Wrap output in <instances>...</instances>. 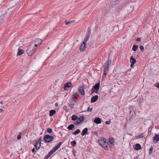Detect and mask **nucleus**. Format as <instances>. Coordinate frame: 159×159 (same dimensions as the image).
Segmentation results:
<instances>
[{
  "label": "nucleus",
  "mask_w": 159,
  "mask_h": 159,
  "mask_svg": "<svg viewBox=\"0 0 159 159\" xmlns=\"http://www.w3.org/2000/svg\"><path fill=\"white\" fill-rule=\"evenodd\" d=\"M75 127V125L73 124H71L68 126L67 127V129L69 130H73Z\"/></svg>",
  "instance_id": "obj_20"
},
{
  "label": "nucleus",
  "mask_w": 159,
  "mask_h": 159,
  "mask_svg": "<svg viewBox=\"0 0 159 159\" xmlns=\"http://www.w3.org/2000/svg\"><path fill=\"white\" fill-rule=\"evenodd\" d=\"M41 140H42L41 138L40 137L39 138V140L38 141L36 140V141H35V142H36V143H38L39 144H41Z\"/></svg>",
  "instance_id": "obj_36"
},
{
  "label": "nucleus",
  "mask_w": 159,
  "mask_h": 159,
  "mask_svg": "<svg viewBox=\"0 0 159 159\" xmlns=\"http://www.w3.org/2000/svg\"><path fill=\"white\" fill-rule=\"evenodd\" d=\"M58 106V103L57 102L55 104V106Z\"/></svg>",
  "instance_id": "obj_51"
},
{
  "label": "nucleus",
  "mask_w": 159,
  "mask_h": 159,
  "mask_svg": "<svg viewBox=\"0 0 159 159\" xmlns=\"http://www.w3.org/2000/svg\"><path fill=\"white\" fill-rule=\"evenodd\" d=\"M78 96V94L77 93H75L73 95H72V98L74 101H75L77 99Z\"/></svg>",
  "instance_id": "obj_21"
},
{
  "label": "nucleus",
  "mask_w": 159,
  "mask_h": 159,
  "mask_svg": "<svg viewBox=\"0 0 159 159\" xmlns=\"http://www.w3.org/2000/svg\"><path fill=\"white\" fill-rule=\"evenodd\" d=\"M32 44L33 43H32L27 50V52L28 55L30 56H31L33 55L36 49L35 47H33L32 46Z\"/></svg>",
  "instance_id": "obj_1"
},
{
  "label": "nucleus",
  "mask_w": 159,
  "mask_h": 159,
  "mask_svg": "<svg viewBox=\"0 0 159 159\" xmlns=\"http://www.w3.org/2000/svg\"><path fill=\"white\" fill-rule=\"evenodd\" d=\"M53 153L50 151V152L48 153V154L46 156V157H47V158H48L51 155H52Z\"/></svg>",
  "instance_id": "obj_32"
},
{
  "label": "nucleus",
  "mask_w": 159,
  "mask_h": 159,
  "mask_svg": "<svg viewBox=\"0 0 159 159\" xmlns=\"http://www.w3.org/2000/svg\"><path fill=\"white\" fill-rule=\"evenodd\" d=\"M21 138V136L20 135H18L17 136V139H20Z\"/></svg>",
  "instance_id": "obj_48"
},
{
  "label": "nucleus",
  "mask_w": 159,
  "mask_h": 159,
  "mask_svg": "<svg viewBox=\"0 0 159 159\" xmlns=\"http://www.w3.org/2000/svg\"><path fill=\"white\" fill-rule=\"evenodd\" d=\"M83 45H84L82 44L80 47V50L81 52L84 51L86 48V43H85V44Z\"/></svg>",
  "instance_id": "obj_15"
},
{
  "label": "nucleus",
  "mask_w": 159,
  "mask_h": 159,
  "mask_svg": "<svg viewBox=\"0 0 159 159\" xmlns=\"http://www.w3.org/2000/svg\"><path fill=\"white\" fill-rule=\"evenodd\" d=\"M134 148L135 150H139L141 148V146L140 144L138 143L134 145Z\"/></svg>",
  "instance_id": "obj_17"
},
{
  "label": "nucleus",
  "mask_w": 159,
  "mask_h": 159,
  "mask_svg": "<svg viewBox=\"0 0 159 159\" xmlns=\"http://www.w3.org/2000/svg\"><path fill=\"white\" fill-rule=\"evenodd\" d=\"M3 111V110L2 109H0V113L2 112Z\"/></svg>",
  "instance_id": "obj_50"
},
{
  "label": "nucleus",
  "mask_w": 159,
  "mask_h": 159,
  "mask_svg": "<svg viewBox=\"0 0 159 159\" xmlns=\"http://www.w3.org/2000/svg\"><path fill=\"white\" fill-rule=\"evenodd\" d=\"M53 153L50 151V152L48 153V154L46 156V157H47V158H48L51 155H52Z\"/></svg>",
  "instance_id": "obj_33"
},
{
  "label": "nucleus",
  "mask_w": 159,
  "mask_h": 159,
  "mask_svg": "<svg viewBox=\"0 0 159 159\" xmlns=\"http://www.w3.org/2000/svg\"><path fill=\"white\" fill-rule=\"evenodd\" d=\"M64 159H67V158H65Z\"/></svg>",
  "instance_id": "obj_60"
},
{
  "label": "nucleus",
  "mask_w": 159,
  "mask_h": 159,
  "mask_svg": "<svg viewBox=\"0 0 159 159\" xmlns=\"http://www.w3.org/2000/svg\"><path fill=\"white\" fill-rule=\"evenodd\" d=\"M53 153L50 151V152L48 153V154L46 156V157H47V158H48L51 155H52Z\"/></svg>",
  "instance_id": "obj_31"
},
{
  "label": "nucleus",
  "mask_w": 159,
  "mask_h": 159,
  "mask_svg": "<svg viewBox=\"0 0 159 159\" xmlns=\"http://www.w3.org/2000/svg\"><path fill=\"white\" fill-rule=\"evenodd\" d=\"M44 139L46 143H49L53 140L54 137L52 136L46 134L44 136Z\"/></svg>",
  "instance_id": "obj_2"
},
{
  "label": "nucleus",
  "mask_w": 159,
  "mask_h": 159,
  "mask_svg": "<svg viewBox=\"0 0 159 159\" xmlns=\"http://www.w3.org/2000/svg\"><path fill=\"white\" fill-rule=\"evenodd\" d=\"M98 98V95H96L93 97L91 99V102H95L97 101Z\"/></svg>",
  "instance_id": "obj_13"
},
{
  "label": "nucleus",
  "mask_w": 159,
  "mask_h": 159,
  "mask_svg": "<svg viewBox=\"0 0 159 159\" xmlns=\"http://www.w3.org/2000/svg\"><path fill=\"white\" fill-rule=\"evenodd\" d=\"M95 134H97V132H95Z\"/></svg>",
  "instance_id": "obj_55"
},
{
  "label": "nucleus",
  "mask_w": 159,
  "mask_h": 159,
  "mask_svg": "<svg viewBox=\"0 0 159 159\" xmlns=\"http://www.w3.org/2000/svg\"><path fill=\"white\" fill-rule=\"evenodd\" d=\"M72 86V84L71 82H70L66 83L64 85V89L65 90L67 89V88L71 87Z\"/></svg>",
  "instance_id": "obj_8"
},
{
  "label": "nucleus",
  "mask_w": 159,
  "mask_h": 159,
  "mask_svg": "<svg viewBox=\"0 0 159 159\" xmlns=\"http://www.w3.org/2000/svg\"><path fill=\"white\" fill-rule=\"evenodd\" d=\"M32 152H33L34 153H35L36 152V151L35 150V149L34 148L32 150Z\"/></svg>",
  "instance_id": "obj_45"
},
{
  "label": "nucleus",
  "mask_w": 159,
  "mask_h": 159,
  "mask_svg": "<svg viewBox=\"0 0 159 159\" xmlns=\"http://www.w3.org/2000/svg\"><path fill=\"white\" fill-rule=\"evenodd\" d=\"M80 123V122L79 121V120H77L74 123V124L75 125H78Z\"/></svg>",
  "instance_id": "obj_42"
},
{
  "label": "nucleus",
  "mask_w": 159,
  "mask_h": 159,
  "mask_svg": "<svg viewBox=\"0 0 159 159\" xmlns=\"http://www.w3.org/2000/svg\"><path fill=\"white\" fill-rule=\"evenodd\" d=\"M90 33L89 32H87L86 33L85 37V38L84 41L83 42V44H85L86 42L88 40L90 36Z\"/></svg>",
  "instance_id": "obj_5"
},
{
  "label": "nucleus",
  "mask_w": 159,
  "mask_h": 159,
  "mask_svg": "<svg viewBox=\"0 0 159 159\" xmlns=\"http://www.w3.org/2000/svg\"><path fill=\"white\" fill-rule=\"evenodd\" d=\"M108 71V70H103V75H102V78H104L107 74V72Z\"/></svg>",
  "instance_id": "obj_23"
},
{
  "label": "nucleus",
  "mask_w": 159,
  "mask_h": 159,
  "mask_svg": "<svg viewBox=\"0 0 159 159\" xmlns=\"http://www.w3.org/2000/svg\"><path fill=\"white\" fill-rule=\"evenodd\" d=\"M48 159V158H47V157H46V156L44 158V159Z\"/></svg>",
  "instance_id": "obj_54"
},
{
  "label": "nucleus",
  "mask_w": 159,
  "mask_h": 159,
  "mask_svg": "<svg viewBox=\"0 0 159 159\" xmlns=\"http://www.w3.org/2000/svg\"><path fill=\"white\" fill-rule=\"evenodd\" d=\"M24 51L23 49H20L19 48L18 49V52L17 54V56H20L24 53Z\"/></svg>",
  "instance_id": "obj_12"
},
{
  "label": "nucleus",
  "mask_w": 159,
  "mask_h": 159,
  "mask_svg": "<svg viewBox=\"0 0 159 159\" xmlns=\"http://www.w3.org/2000/svg\"><path fill=\"white\" fill-rule=\"evenodd\" d=\"M35 142V144L34 145V146L37 150H38L39 149L40 146H41V144H39L38 143H36V142Z\"/></svg>",
  "instance_id": "obj_19"
},
{
  "label": "nucleus",
  "mask_w": 159,
  "mask_h": 159,
  "mask_svg": "<svg viewBox=\"0 0 159 159\" xmlns=\"http://www.w3.org/2000/svg\"><path fill=\"white\" fill-rule=\"evenodd\" d=\"M47 132L49 134H51L52 132V129L50 128H48L47 129L46 131L45 132V133Z\"/></svg>",
  "instance_id": "obj_26"
},
{
  "label": "nucleus",
  "mask_w": 159,
  "mask_h": 159,
  "mask_svg": "<svg viewBox=\"0 0 159 159\" xmlns=\"http://www.w3.org/2000/svg\"><path fill=\"white\" fill-rule=\"evenodd\" d=\"M138 48V45H134L132 48V50L134 51L137 50Z\"/></svg>",
  "instance_id": "obj_30"
},
{
  "label": "nucleus",
  "mask_w": 159,
  "mask_h": 159,
  "mask_svg": "<svg viewBox=\"0 0 159 159\" xmlns=\"http://www.w3.org/2000/svg\"><path fill=\"white\" fill-rule=\"evenodd\" d=\"M158 141H159V135L156 134L153 138V142L154 143H157Z\"/></svg>",
  "instance_id": "obj_9"
},
{
  "label": "nucleus",
  "mask_w": 159,
  "mask_h": 159,
  "mask_svg": "<svg viewBox=\"0 0 159 159\" xmlns=\"http://www.w3.org/2000/svg\"><path fill=\"white\" fill-rule=\"evenodd\" d=\"M136 62V59L134 58L133 56H131L130 57V62L131 63L130 67H132L134 66V64Z\"/></svg>",
  "instance_id": "obj_6"
},
{
  "label": "nucleus",
  "mask_w": 159,
  "mask_h": 159,
  "mask_svg": "<svg viewBox=\"0 0 159 159\" xmlns=\"http://www.w3.org/2000/svg\"><path fill=\"white\" fill-rule=\"evenodd\" d=\"M94 122L97 124H101L102 123V120L99 118L97 117L95 119Z\"/></svg>",
  "instance_id": "obj_11"
},
{
  "label": "nucleus",
  "mask_w": 159,
  "mask_h": 159,
  "mask_svg": "<svg viewBox=\"0 0 159 159\" xmlns=\"http://www.w3.org/2000/svg\"><path fill=\"white\" fill-rule=\"evenodd\" d=\"M88 129L87 128H85L81 132V134L82 135L84 136V135L87 134L88 131Z\"/></svg>",
  "instance_id": "obj_18"
},
{
  "label": "nucleus",
  "mask_w": 159,
  "mask_h": 159,
  "mask_svg": "<svg viewBox=\"0 0 159 159\" xmlns=\"http://www.w3.org/2000/svg\"><path fill=\"white\" fill-rule=\"evenodd\" d=\"M92 110V108H90L89 107H88L87 110V111L88 112H91Z\"/></svg>",
  "instance_id": "obj_41"
},
{
  "label": "nucleus",
  "mask_w": 159,
  "mask_h": 159,
  "mask_svg": "<svg viewBox=\"0 0 159 159\" xmlns=\"http://www.w3.org/2000/svg\"><path fill=\"white\" fill-rule=\"evenodd\" d=\"M106 150H108V146L106 145V143H105V144L103 145V146H102Z\"/></svg>",
  "instance_id": "obj_34"
},
{
  "label": "nucleus",
  "mask_w": 159,
  "mask_h": 159,
  "mask_svg": "<svg viewBox=\"0 0 159 159\" xmlns=\"http://www.w3.org/2000/svg\"><path fill=\"white\" fill-rule=\"evenodd\" d=\"M49 116L51 117L52 116L56 113V111L55 110H51L49 111Z\"/></svg>",
  "instance_id": "obj_16"
},
{
  "label": "nucleus",
  "mask_w": 159,
  "mask_h": 159,
  "mask_svg": "<svg viewBox=\"0 0 159 159\" xmlns=\"http://www.w3.org/2000/svg\"><path fill=\"white\" fill-rule=\"evenodd\" d=\"M71 144L72 146L74 147L75 146L76 144V142L75 141H72L71 142Z\"/></svg>",
  "instance_id": "obj_35"
},
{
  "label": "nucleus",
  "mask_w": 159,
  "mask_h": 159,
  "mask_svg": "<svg viewBox=\"0 0 159 159\" xmlns=\"http://www.w3.org/2000/svg\"><path fill=\"white\" fill-rule=\"evenodd\" d=\"M95 134H97V132H95Z\"/></svg>",
  "instance_id": "obj_56"
},
{
  "label": "nucleus",
  "mask_w": 159,
  "mask_h": 159,
  "mask_svg": "<svg viewBox=\"0 0 159 159\" xmlns=\"http://www.w3.org/2000/svg\"><path fill=\"white\" fill-rule=\"evenodd\" d=\"M106 140L105 139L103 138L99 141V143L102 146L106 143Z\"/></svg>",
  "instance_id": "obj_10"
},
{
  "label": "nucleus",
  "mask_w": 159,
  "mask_h": 159,
  "mask_svg": "<svg viewBox=\"0 0 159 159\" xmlns=\"http://www.w3.org/2000/svg\"><path fill=\"white\" fill-rule=\"evenodd\" d=\"M58 149V148L56 146H55L51 151L53 153Z\"/></svg>",
  "instance_id": "obj_28"
},
{
  "label": "nucleus",
  "mask_w": 159,
  "mask_h": 159,
  "mask_svg": "<svg viewBox=\"0 0 159 159\" xmlns=\"http://www.w3.org/2000/svg\"><path fill=\"white\" fill-rule=\"evenodd\" d=\"M137 41H141V38H139L137 39Z\"/></svg>",
  "instance_id": "obj_49"
},
{
  "label": "nucleus",
  "mask_w": 159,
  "mask_h": 159,
  "mask_svg": "<svg viewBox=\"0 0 159 159\" xmlns=\"http://www.w3.org/2000/svg\"><path fill=\"white\" fill-rule=\"evenodd\" d=\"M100 86V82L96 84L91 89V93H93L94 92V89L98 91L99 89Z\"/></svg>",
  "instance_id": "obj_4"
},
{
  "label": "nucleus",
  "mask_w": 159,
  "mask_h": 159,
  "mask_svg": "<svg viewBox=\"0 0 159 159\" xmlns=\"http://www.w3.org/2000/svg\"><path fill=\"white\" fill-rule=\"evenodd\" d=\"M109 142L112 145H114V141L113 139L111 138H109Z\"/></svg>",
  "instance_id": "obj_27"
},
{
  "label": "nucleus",
  "mask_w": 159,
  "mask_h": 159,
  "mask_svg": "<svg viewBox=\"0 0 159 159\" xmlns=\"http://www.w3.org/2000/svg\"><path fill=\"white\" fill-rule=\"evenodd\" d=\"M62 144L61 142L59 143L56 146L59 148L61 146Z\"/></svg>",
  "instance_id": "obj_38"
},
{
  "label": "nucleus",
  "mask_w": 159,
  "mask_h": 159,
  "mask_svg": "<svg viewBox=\"0 0 159 159\" xmlns=\"http://www.w3.org/2000/svg\"><path fill=\"white\" fill-rule=\"evenodd\" d=\"M66 25H68V24H71V23H72V21H67L66 20Z\"/></svg>",
  "instance_id": "obj_40"
},
{
  "label": "nucleus",
  "mask_w": 159,
  "mask_h": 159,
  "mask_svg": "<svg viewBox=\"0 0 159 159\" xmlns=\"http://www.w3.org/2000/svg\"><path fill=\"white\" fill-rule=\"evenodd\" d=\"M131 111H130V113H131Z\"/></svg>",
  "instance_id": "obj_59"
},
{
  "label": "nucleus",
  "mask_w": 159,
  "mask_h": 159,
  "mask_svg": "<svg viewBox=\"0 0 159 159\" xmlns=\"http://www.w3.org/2000/svg\"><path fill=\"white\" fill-rule=\"evenodd\" d=\"M48 49H49V47H48Z\"/></svg>",
  "instance_id": "obj_57"
},
{
  "label": "nucleus",
  "mask_w": 159,
  "mask_h": 159,
  "mask_svg": "<svg viewBox=\"0 0 159 159\" xmlns=\"http://www.w3.org/2000/svg\"><path fill=\"white\" fill-rule=\"evenodd\" d=\"M78 119L77 116L75 115H73L71 116V120H77Z\"/></svg>",
  "instance_id": "obj_25"
},
{
  "label": "nucleus",
  "mask_w": 159,
  "mask_h": 159,
  "mask_svg": "<svg viewBox=\"0 0 159 159\" xmlns=\"http://www.w3.org/2000/svg\"><path fill=\"white\" fill-rule=\"evenodd\" d=\"M84 116H82L80 117L79 118V120L80 123H82L84 121Z\"/></svg>",
  "instance_id": "obj_22"
},
{
  "label": "nucleus",
  "mask_w": 159,
  "mask_h": 159,
  "mask_svg": "<svg viewBox=\"0 0 159 159\" xmlns=\"http://www.w3.org/2000/svg\"><path fill=\"white\" fill-rule=\"evenodd\" d=\"M80 132V129H77L74 132H73L72 134L74 135H76Z\"/></svg>",
  "instance_id": "obj_24"
},
{
  "label": "nucleus",
  "mask_w": 159,
  "mask_h": 159,
  "mask_svg": "<svg viewBox=\"0 0 159 159\" xmlns=\"http://www.w3.org/2000/svg\"><path fill=\"white\" fill-rule=\"evenodd\" d=\"M111 123L110 121H107L106 122V124H109Z\"/></svg>",
  "instance_id": "obj_47"
},
{
  "label": "nucleus",
  "mask_w": 159,
  "mask_h": 159,
  "mask_svg": "<svg viewBox=\"0 0 159 159\" xmlns=\"http://www.w3.org/2000/svg\"><path fill=\"white\" fill-rule=\"evenodd\" d=\"M94 92H95L97 93H99V92H98V91H94Z\"/></svg>",
  "instance_id": "obj_53"
},
{
  "label": "nucleus",
  "mask_w": 159,
  "mask_h": 159,
  "mask_svg": "<svg viewBox=\"0 0 159 159\" xmlns=\"http://www.w3.org/2000/svg\"><path fill=\"white\" fill-rule=\"evenodd\" d=\"M153 148L152 147H151L149 150V154L150 155L151 154L152 152Z\"/></svg>",
  "instance_id": "obj_37"
},
{
  "label": "nucleus",
  "mask_w": 159,
  "mask_h": 159,
  "mask_svg": "<svg viewBox=\"0 0 159 159\" xmlns=\"http://www.w3.org/2000/svg\"><path fill=\"white\" fill-rule=\"evenodd\" d=\"M64 61H61L58 64V65L59 66H61L63 65V64L64 63Z\"/></svg>",
  "instance_id": "obj_39"
},
{
  "label": "nucleus",
  "mask_w": 159,
  "mask_h": 159,
  "mask_svg": "<svg viewBox=\"0 0 159 159\" xmlns=\"http://www.w3.org/2000/svg\"><path fill=\"white\" fill-rule=\"evenodd\" d=\"M79 91L81 93V94L82 95H85V92L83 89V87H80L79 89Z\"/></svg>",
  "instance_id": "obj_14"
},
{
  "label": "nucleus",
  "mask_w": 159,
  "mask_h": 159,
  "mask_svg": "<svg viewBox=\"0 0 159 159\" xmlns=\"http://www.w3.org/2000/svg\"><path fill=\"white\" fill-rule=\"evenodd\" d=\"M0 103H1V104H3V103H4V102H3V101H1V102H0Z\"/></svg>",
  "instance_id": "obj_52"
},
{
  "label": "nucleus",
  "mask_w": 159,
  "mask_h": 159,
  "mask_svg": "<svg viewBox=\"0 0 159 159\" xmlns=\"http://www.w3.org/2000/svg\"><path fill=\"white\" fill-rule=\"evenodd\" d=\"M119 3V0H114L113 2V4L116 5V4H118Z\"/></svg>",
  "instance_id": "obj_29"
},
{
  "label": "nucleus",
  "mask_w": 159,
  "mask_h": 159,
  "mask_svg": "<svg viewBox=\"0 0 159 159\" xmlns=\"http://www.w3.org/2000/svg\"><path fill=\"white\" fill-rule=\"evenodd\" d=\"M111 61L110 60H107L104 64V70H108L109 66L111 64Z\"/></svg>",
  "instance_id": "obj_3"
},
{
  "label": "nucleus",
  "mask_w": 159,
  "mask_h": 159,
  "mask_svg": "<svg viewBox=\"0 0 159 159\" xmlns=\"http://www.w3.org/2000/svg\"><path fill=\"white\" fill-rule=\"evenodd\" d=\"M2 16H1L0 18H2Z\"/></svg>",
  "instance_id": "obj_58"
},
{
  "label": "nucleus",
  "mask_w": 159,
  "mask_h": 159,
  "mask_svg": "<svg viewBox=\"0 0 159 159\" xmlns=\"http://www.w3.org/2000/svg\"><path fill=\"white\" fill-rule=\"evenodd\" d=\"M42 42V40L40 39H37L35 40L34 45L35 47H37L38 45H40Z\"/></svg>",
  "instance_id": "obj_7"
},
{
  "label": "nucleus",
  "mask_w": 159,
  "mask_h": 159,
  "mask_svg": "<svg viewBox=\"0 0 159 159\" xmlns=\"http://www.w3.org/2000/svg\"><path fill=\"white\" fill-rule=\"evenodd\" d=\"M155 86L156 87L158 88H159V83L155 84Z\"/></svg>",
  "instance_id": "obj_44"
},
{
  "label": "nucleus",
  "mask_w": 159,
  "mask_h": 159,
  "mask_svg": "<svg viewBox=\"0 0 159 159\" xmlns=\"http://www.w3.org/2000/svg\"><path fill=\"white\" fill-rule=\"evenodd\" d=\"M69 106L70 107H73L74 106L75 104H69Z\"/></svg>",
  "instance_id": "obj_43"
},
{
  "label": "nucleus",
  "mask_w": 159,
  "mask_h": 159,
  "mask_svg": "<svg viewBox=\"0 0 159 159\" xmlns=\"http://www.w3.org/2000/svg\"><path fill=\"white\" fill-rule=\"evenodd\" d=\"M140 48L141 50H143L144 49L143 46H141L140 47Z\"/></svg>",
  "instance_id": "obj_46"
}]
</instances>
